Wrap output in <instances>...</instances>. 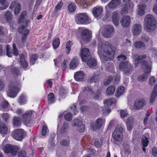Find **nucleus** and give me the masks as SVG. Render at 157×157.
Returning <instances> with one entry per match:
<instances>
[{
  "mask_svg": "<svg viewBox=\"0 0 157 157\" xmlns=\"http://www.w3.org/2000/svg\"><path fill=\"white\" fill-rule=\"evenodd\" d=\"M98 53L103 60H109L114 58V48L112 46L110 42H105L102 43L100 42L98 46Z\"/></svg>",
  "mask_w": 157,
  "mask_h": 157,
  "instance_id": "1",
  "label": "nucleus"
},
{
  "mask_svg": "<svg viewBox=\"0 0 157 157\" xmlns=\"http://www.w3.org/2000/svg\"><path fill=\"white\" fill-rule=\"evenodd\" d=\"M146 56L145 55H141L138 56L135 59L134 61V63L136 67L138 64L141 61V64L143 66V67H145L144 70L145 73L141 75L138 78V80L142 82L146 81L148 78L147 74L149 73L151 71L150 66L148 65L147 62L145 61L142 60L143 59L145 58Z\"/></svg>",
  "mask_w": 157,
  "mask_h": 157,
  "instance_id": "2",
  "label": "nucleus"
},
{
  "mask_svg": "<svg viewBox=\"0 0 157 157\" xmlns=\"http://www.w3.org/2000/svg\"><path fill=\"white\" fill-rule=\"evenodd\" d=\"M157 21L154 17L151 14L147 15L144 18V28L147 31H154L157 27Z\"/></svg>",
  "mask_w": 157,
  "mask_h": 157,
  "instance_id": "3",
  "label": "nucleus"
},
{
  "mask_svg": "<svg viewBox=\"0 0 157 157\" xmlns=\"http://www.w3.org/2000/svg\"><path fill=\"white\" fill-rule=\"evenodd\" d=\"M121 13L125 14L131 13L133 10L134 5L130 0H122Z\"/></svg>",
  "mask_w": 157,
  "mask_h": 157,
  "instance_id": "4",
  "label": "nucleus"
},
{
  "mask_svg": "<svg viewBox=\"0 0 157 157\" xmlns=\"http://www.w3.org/2000/svg\"><path fill=\"white\" fill-rule=\"evenodd\" d=\"M75 21L78 24H87L90 23V20L86 13H79L75 17Z\"/></svg>",
  "mask_w": 157,
  "mask_h": 157,
  "instance_id": "5",
  "label": "nucleus"
},
{
  "mask_svg": "<svg viewBox=\"0 0 157 157\" xmlns=\"http://www.w3.org/2000/svg\"><path fill=\"white\" fill-rule=\"evenodd\" d=\"M19 82L12 83L9 86V91L7 93L8 96L11 98H14L16 96L19 91V89L17 87Z\"/></svg>",
  "mask_w": 157,
  "mask_h": 157,
  "instance_id": "6",
  "label": "nucleus"
},
{
  "mask_svg": "<svg viewBox=\"0 0 157 157\" xmlns=\"http://www.w3.org/2000/svg\"><path fill=\"white\" fill-rule=\"evenodd\" d=\"M78 30L81 33V38L84 42H89L91 38V33L86 28L79 27Z\"/></svg>",
  "mask_w": 157,
  "mask_h": 157,
  "instance_id": "7",
  "label": "nucleus"
},
{
  "mask_svg": "<svg viewBox=\"0 0 157 157\" xmlns=\"http://www.w3.org/2000/svg\"><path fill=\"white\" fill-rule=\"evenodd\" d=\"M123 128L121 126H117L113 134V137L114 140L118 141L122 140L123 135L122 132Z\"/></svg>",
  "mask_w": 157,
  "mask_h": 157,
  "instance_id": "8",
  "label": "nucleus"
},
{
  "mask_svg": "<svg viewBox=\"0 0 157 157\" xmlns=\"http://www.w3.org/2000/svg\"><path fill=\"white\" fill-rule=\"evenodd\" d=\"M132 65L128 62H123L120 63L119 65L120 69L123 71L125 74L130 72L132 70Z\"/></svg>",
  "mask_w": 157,
  "mask_h": 157,
  "instance_id": "9",
  "label": "nucleus"
},
{
  "mask_svg": "<svg viewBox=\"0 0 157 157\" xmlns=\"http://www.w3.org/2000/svg\"><path fill=\"white\" fill-rule=\"evenodd\" d=\"M25 135L24 131L21 129H17L13 132L12 136L16 140L21 141L22 140Z\"/></svg>",
  "mask_w": 157,
  "mask_h": 157,
  "instance_id": "10",
  "label": "nucleus"
},
{
  "mask_svg": "<svg viewBox=\"0 0 157 157\" xmlns=\"http://www.w3.org/2000/svg\"><path fill=\"white\" fill-rule=\"evenodd\" d=\"M121 0H112L105 8L106 10L108 9H114L117 8L120 5Z\"/></svg>",
  "mask_w": 157,
  "mask_h": 157,
  "instance_id": "11",
  "label": "nucleus"
},
{
  "mask_svg": "<svg viewBox=\"0 0 157 157\" xmlns=\"http://www.w3.org/2000/svg\"><path fill=\"white\" fill-rule=\"evenodd\" d=\"M72 125L73 126H75L76 129L79 132H82L84 131V125L80 120L78 119L74 120L73 121Z\"/></svg>",
  "mask_w": 157,
  "mask_h": 157,
  "instance_id": "12",
  "label": "nucleus"
},
{
  "mask_svg": "<svg viewBox=\"0 0 157 157\" xmlns=\"http://www.w3.org/2000/svg\"><path fill=\"white\" fill-rule=\"evenodd\" d=\"M68 124L66 123H64L61 125L59 123L58 125L57 134L58 135L59 134L64 133L67 132L68 130Z\"/></svg>",
  "mask_w": 157,
  "mask_h": 157,
  "instance_id": "13",
  "label": "nucleus"
},
{
  "mask_svg": "<svg viewBox=\"0 0 157 157\" xmlns=\"http://www.w3.org/2000/svg\"><path fill=\"white\" fill-rule=\"evenodd\" d=\"M33 113V111L31 110L27 111L22 115V121L25 124H29L30 121V117Z\"/></svg>",
  "mask_w": 157,
  "mask_h": 157,
  "instance_id": "14",
  "label": "nucleus"
},
{
  "mask_svg": "<svg viewBox=\"0 0 157 157\" xmlns=\"http://www.w3.org/2000/svg\"><path fill=\"white\" fill-rule=\"evenodd\" d=\"M19 52L16 48L15 44H13V52H11L10 49V46L9 45H6V55L9 57H12L13 55L17 56L18 55Z\"/></svg>",
  "mask_w": 157,
  "mask_h": 157,
  "instance_id": "15",
  "label": "nucleus"
},
{
  "mask_svg": "<svg viewBox=\"0 0 157 157\" xmlns=\"http://www.w3.org/2000/svg\"><path fill=\"white\" fill-rule=\"evenodd\" d=\"M121 26L124 28H127L130 25L131 23V18L128 16L123 17L120 21Z\"/></svg>",
  "mask_w": 157,
  "mask_h": 157,
  "instance_id": "16",
  "label": "nucleus"
},
{
  "mask_svg": "<svg viewBox=\"0 0 157 157\" xmlns=\"http://www.w3.org/2000/svg\"><path fill=\"white\" fill-rule=\"evenodd\" d=\"M15 8L14 12L15 15H18L20 13L21 10V6L20 4L17 2V1L15 0L12 2L10 6V9Z\"/></svg>",
  "mask_w": 157,
  "mask_h": 157,
  "instance_id": "17",
  "label": "nucleus"
},
{
  "mask_svg": "<svg viewBox=\"0 0 157 157\" xmlns=\"http://www.w3.org/2000/svg\"><path fill=\"white\" fill-rule=\"evenodd\" d=\"M146 105V101L143 99L136 100L133 106L134 109H140L142 108Z\"/></svg>",
  "mask_w": 157,
  "mask_h": 157,
  "instance_id": "18",
  "label": "nucleus"
},
{
  "mask_svg": "<svg viewBox=\"0 0 157 157\" xmlns=\"http://www.w3.org/2000/svg\"><path fill=\"white\" fill-rule=\"evenodd\" d=\"M80 55L82 61H85L86 59L89 58L90 55L89 49L86 48L81 49Z\"/></svg>",
  "mask_w": 157,
  "mask_h": 157,
  "instance_id": "19",
  "label": "nucleus"
},
{
  "mask_svg": "<svg viewBox=\"0 0 157 157\" xmlns=\"http://www.w3.org/2000/svg\"><path fill=\"white\" fill-rule=\"evenodd\" d=\"M142 27L141 25L139 24H135L132 27V32L134 35H139L141 33Z\"/></svg>",
  "mask_w": 157,
  "mask_h": 157,
  "instance_id": "20",
  "label": "nucleus"
},
{
  "mask_svg": "<svg viewBox=\"0 0 157 157\" xmlns=\"http://www.w3.org/2000/svg\"><path fill=\"white\" fill-rule=\"evenodd\" d=\"M113 31L114 29L112 26L110 25H107L105 28L103 35L105 37H109Z\"/></svg>",
  "mask_w": 157,
  "mask_h": 157,
  "instance_id": "21",
  "label": "nucleus"
},
{
  "mask_svg": "<svg viewBox=\"0 0 157 157\" xmlns=\"http://www.w3.org/2000/svg\"><path fill=\"white\" fill-rule=\"evenodd\" d=\"M146 8V6L144 3H141L140 2L137 6V13L140 16H143L145 14V10Z\"/></svg>",
  "mask_w": 157,
  "mask_h": 157,
  "instance_id": "22",
  "label": "nucleus"
},
{
  "mask_svg": "<svg viewBox=\"0 0 157 157\" xmlns=\"http://www.w3.org/2000/svg\"><path fill=\"white\" fill-rule=\"evenodd\" d=\"M112 21L115 26H117L119 24L120 17L119 14L117 11H114L112 15Z\"/></svg>",
  "mask_w": 157,
  "mask_h": 157,
  "instance_id": "23",
  "label": "nucleus"
},
{
  "mask_svg": "<svg viewBox=\"0 0 157 157\" xmlns=\"http://www.w3.org/2000/svg\"><path fill=\"white\" fill-rule=\"evenodd\" d=\"M19 31L20 33H21L23 35L22 37V41L24 42L26 40V35L29 33V30L27 29L24 26H22L19 28Z\"/></svg>",
  "mask_w": 157,
  "mask_h": 157,
  "instance_id": "24",
  "label": "nucleus"
},
{
  "mask_svg": "<svg viewBox=\"0 0 157 157\" xmlns=\"http://www.w3.org/2000/svg\"><path fill=\"white\" fill-rule=\"evenodd\" d=\"M86 63V64L90 67H93L97 65L96 60L94 58H92L91 56L89 58L86 59L85 61H84Z\"/></svg>",
  "mask_w": 157,
  "mask_h": 157,
  "instance_id": "25",
  "label": "nucleus"
},
{
  "mask_svg": "<svg viewBox=\"0 0 157 157\" xmlns=\"http://www.w3.org/2000/svg\"><path fill=\"white\" fill-rule=\"evenodd\" d=\"M103 10V7L101 6H97L92 10L93 14L95 17H98L102 13Z\"/></svg>",
  "mask_w": 157,
  "mask_h": 157,
  "instance_id": "26",
  "label": "nucleus"
},
{
  "mask_svg": "<svg viewBox=\"0 0 157 157\" xmlns=\"http://www.w3.org/2000/svg\"><path fill=\"white\" fill-rule=\"evenodd\" d=\"M104 122V121L101 118H99L96 121L95 123L92 125V129L94 130H96L99 129Z\"/></svg>",
  "mask_w": 157,
  "mask_h": 157,
  "instance_id": "27",
  "label": "nucleus"
},
{
  "mask_svg": "<svg viewBox=\"0 0 157 157\" xmlns=\"http://www.w3.org/2000/svg\"><path fill=\"white\" fill-rule=\"evenodd\" d=\"M84 78V74L81 71H78L74 74V78L77 81H82Z\"/></svg>",
  "mask_w": 157,
  "mask_h": 157,
  "instance_id": "28",
  "label": "nucleus"
},
{
  "mask_svg": "<svg viewBox=\"0 0 157 157\" xmlns=\"http://www.w3.org/2000/svg\"><path fill=\"white\" fill-rule=\"evenodd\" d=\"M157 96V84L155 85L154 89L151 94L150 98V102L152 103L154 101L155 98Z\"/></svg>",
  "mask_w": 157,
  "mask_h": 157,
  "instance_id": "29",
  "label": "nucleus"
},
{
  "mask_svg": "<svg viewBox=\"0 0 157 157\" xmlns=\"http://www.w3.org/2000/svg\"><path fill=\"white\" fill-rule=\"evenodd\" d=\"M126 123L127 130L129 131H131L132 129L133 126V118L132 117L128 118Z\"/></svg>",
  "mask_w": 157,
  "mask_h": 157,
  "instance_id": "30",
  "label": "nucleus"
},
{
  "mask_svg": "<svg viewBox=\"0 0 157 157\" xmlns=\"http://www.w3.org/2000/svg\"><path fill=\"white\" fill-rule=\"evenodd\" d=\"M20 59L21 66L24 68H26L28 66V64L25 60L24 56L23 54L20 55Z\"/></svg>",
  "mask_w": 157,
  "mask_h": 157,
  "instance_id": "31",
  "label": "nucleus"
},
{
  "mask_svg": "<svg viewBox=\"0 0 157 157\" xmlns=\"http://www.w3.org/2000/svg\"><path fill=\"white\" fill-rule=\"evenodd\" d=\"M79 61L77 57L73 59L70 63V68L71 69L75 68L78 65Z\"/></svg>",
  "mask_w": 157,
  "mask_h": 157,
  "instance_id": "32",
  "label": "nucleus"
},
{
  "mask_svg": "<svg viewBox=\"0 0 157 157\" xmlns=\"http://www.w3.org/2000/svg\"><path fill=\"white\" fill-rule=\"evenodd\" d=\"M8 128L3 122H0V133L2 134H6L7 133Z\"/></svg>",
  "mask_w": 157,
  "mask_h": 157,
  "instance_id": "33",
  "label": "nucleus"
},
{
  "mask_svg": "<svg viewBox=\"0 0 157 157\" xmlns=\"http://www.w3.org/2000/svg\"><path fill=\"white\" fill-rule=\"evenodd\" d=\"M5 18L7 22L11 23L13 19V15L10 11H7L4 15Z\"/></svg>",
  "mask_w": 157,
  "mask_h": 157,
  "instance_id": "34",
  "label": "nucleus"
},
{
  "mask_svg": "<svg viewBox=\"0 0 157 157\" xmlns=\"http://www.w3.org/2000/svg\"><path fill=\"white\" fill-rule=\"evenodd\" d=\"M21 119L20 118L14 117L13 118V123L14 126L16 127L20 126L21 124Z\"/></svg>",
  "mask_w": 157,
  "mask_h": 157,
  "instance_id": "35",
  "label": "nucleus"
},
{
  "mask_svg": "<svg viewBox=\"0 0 157 157\" xmlns=\"http://www.w3.org/2000/svg\"><path fill=\"white\" fill-rule=\"evenodd\" d=\"M135 47L137 48H145L144 43L141 41H136L134 44Z\"/></svg>",
  "mask_w": 157,
  "mask_h": 157,
  "instance_id": "36",
  "label": "nucleus"
},
{
  "mask_svg": "<svg viewBox=\"0 0 157 157\" xmlns=\"http://www.w3.org/2000/svg\"><path fill=\"white\" fill-rule=\"evenodd\" d=\"M115 102L116 100L114 98L105 99L104 101V103L105 106H109Z\"/></svg>",
  "mask_w": 157,
  "mask_h": 157,
  "instance_id": "37",
  "label": "nucleus"
},
{
  "mask_svg": "<svg viewBox=\"0 0 157 157\" xmlns=\"http://www.w3.org/2000/svg\"><path fill=\"white\" fill-rule=\"evenodd\" d=\"M13 146L10 144H6L3 147L2 150L5 153H10Z\"/></svg>",
  "mask_w": 157,
  "mask_h": 157,
  "instance_id": "38",
  "label": "nucleus"
},
{
  "mask_svg": "<svg viewBox=\"0 0 157 157\" xmlns=\"http://www.w3.org/2000/svg\"><path fill=\"white\" fill-rule=\"evenodd\" d=\"M1 105L2 107L0 109L1 110H3L4 111L6 110V111H8L10 110L9 109H7L9 106V103L7 101L5 100L2 102Z\"/></svg>",
  "mask_w": 157,
  "mask_h": 157,
  "instance_id": "39",
  "label": "nucleus"
},
{
  "mask_svg": "<svg viewBox=\"0 0 157 157\" xmlns=\"http://www.w3.org/2000/svg\"><path fill=\"white\" fill-rule=\"evenodd\" d=\"M20 148V147L18 146L13 145L11 150L10 153L13 156L16 155Z\"/></svg>",
  "mask_w": 157,
  "mask_h": 157,
  "instance_id": "40",
  "label": "nucleus"
},
{
  "mask_svg": "<svg viewBox=\"0 0 157 157\" xmlns=\"http://www.w3.org/2000/svg\"><path fill=\"white\" fill-rule=\"evenodd\" d=\"M0 10H4L6 9L9 5V3L7 2L6 0H0Z\"/></svg>",
  "mask_w": 157,
  "mask_h": 157,
  "instance_id": "41",
  "label": "nucleus"
},
{
  "mask_svg": "<svg viewBox=\"0 0 157 157\" xmlns=\"http://www.w3.org/2000/svg\"><path fill=\"white\" fill-rule=\"evenodd\" d=\"M124 90V87L121 86L119 87L117 90L116 96L117 97H119L122 94Z\"/></svg>",
  "mask_w": 157,
  "mask_h": 157,
  "instance_id": "42",
  "label": "nucleus"
},
{
  "mask_svg": "<svg viewBox=\"0 0 157 157\" xmlns=\"http://www.w3.org/2000/svg\"><path fill=\"white\" fill-rule=\"evenodd\" d=\"M100 78V76L98 74L94 73L90 78V82H96L99 80Z\"/></svg>",
  "mask_w": 157,
  "mask_h": 157,
  "instance_id": "43",
  "label": "nucleus"
},
{
  "mask_svg": "<svg viewBox=\"0 0 157 157\" xmlns=\"http://www.w3.org/2000/svg\"><path fill=\"white\" fill-rule=\"evenodd\" d=\"M48 99L49 103H52L55 101V95L53 93H50L48 95Z\"/></svg>",
  "mask_w": 157,
  "mask_h": 157,
  "instance_id": "44",
  "label": "nucleus"
},
{
  "mask_svg": "<svg viewBox=\"0 0 157 157\" xmlns=\"http://www.w3.org/2000/svg\"><path fill=\"white\" fill-rule=\"evenodd\" d=\"M115 89V88L114 86H110L107 88L106 93L108 95H111L114 93Z\"/></svg>",
  "mask_w": 157,
  "mask_h": 157,
  "instance_id": "45",
  "label": "nucleus"
},
{
  "mask_svg": "<svg viewBox=\"0 0 157 157\" xmlns=\"http://www.w3.org/2000/svg\"><path fill=\"white\" fill-rule=\"evenodd\" d=\"M60 44V40L59 38H55L53 40L52 42V45L53 48L56 49L59 46Z\"/></svg>",
  "mask_w": 157,
  "mask_h": 157,
  "instance_id": "46",
  "label": "nucleus"
},
{
  "mask_svg": "<svg viewBox=\"0 0 157 157\" xmlns=\"http://www.w3.org/2000/svg\"><path fill=\"white\" fill-rule=\"evenodd\" d=\"M1 116L2 119L6 122H8L10 118V115L8 113H3L1 114Z\"/></svg>",
  "mask_w": 157,
  "mask_h": 157,
  "instance_id": "47",
  "label": "nucleus"
},
{
  "mask_svg": "<svg viewBox=\"0 0 157 157\" xmlns=\"http://www.w3.org/2000/svg\"><path fill=\"white\" fill-rule=\"evenodd\" d=\"M26 100V97L24 94H22L19 98L18 102L21 105H22L25 103Z\"/></svg>",
  "mask_w": 157,
  "mask_h": 157,
  "instance_id": "48",
  "label": "nucleus"
},
{
  "mask_svg": "<svg viewBox=\"0 0 157 157\" xmlns=\"http://www.w3.org/2000/svg\"><path fill=\"white\" fill-rule=\"evenodd\" d=\"M95 0H75L77 3L80 4L81 5L86 4L87 3H92L94 2Z\"/></svg>",
  "mask_w": 157,
  "mask_h": 157,
  "instance_id": "49",
  "label": "nucleus"
},
{
  "mask_svg": "<svg viewBox=\"0 0 157 157\" xmlns=\"http://www.w3.org/2000/svg\"><path fill=\"white\" fill-rule=\"evenodd\" d=\"M148 139L145 136H144L142 138L141 143L143 147H146L147 146L149 142Z\"/></svg>",
  "mask_w": 157,
  "mask_h": 157,
  "instance_id": "50",
  "label": "nucleus"
},
{
  "mask_svg": "<svg viewBox=\"0 0 157 157\" xmlns=\"http://www.w3.org/2000/svg\"><path fill=\"white\" fill-rule=\"evenodd\" d=\"M76 9V6L75 3H71L68 6V9L71 12H74Z\"/></svg>",
  "mask_w": 157,
  "mask_h": 157,
  "instance_id": "51",
  "label": "nucleus"
},
{
  "mask_svg": "<svg viewBox=\"0 0 157 157\" xmlns=\"http://www.w3.org/2000/svg\"><path fill=\"white\" fill-rule=\"evenodd\" d=\"M72 44V42L71 41H69L67 42L66 44V48L67 49L66 53L67 54H68L70 53L71 50V47Z\"/></svg>",
  "mask_w": 157,
  "mask_h": 157,
  "instance_id": "52",
  "label": "nucleus"
},
{
  "mask_svg": "<svg viewBox=\"0 0 157 157\" xmlns=\"http://www.w3.org/2000/svg\"><path fill=\"white\" fill-rule=\"evenodd\" d=\"M70 140L68 137L65 140L62 141L60 144L63 146H67L69 145Z\"/></svg>",
  "mask_w": 157,
  "mask_h": 157,
  "instance_id": "53",
  "label": "nucleus"
},
{
  "mask_svg": "<svg viewBox=\"0 0 157 157\" xmlns=\"http://www.w3.org/2000/svg\"><path fill=\"white\" fill-rule=\"evenodd\" d=\"M37 59V56L34 54L32 55L30 58V62L31 65H33L35 63V61Z\"/></svg>",
  "mask_w": 157,
  "mask_h": 157,
  "instance_id": "54",
  "label": "nucleus"
},
{
  "mask_svg": "<svg viewBox=\"0 0 157 157\" xmlns=\"http://www.w3.org/2000/svg\"><path fill=\"white\" fill-rule=\"evenodd\" d=\"M48 131V129L46 125L44 124L42 127V136H44L46 135L47 132Z\"/></svg>",
  "mask_w": 157,
  "mask_h": 157,
  "instance_id": "55",
  "label": "nucleus"
},
{
  "mask_svg": "<svg viewBox=\"0 0 157 157\" xmlns=\"http://www.w3.org/2000/svg\"><path fill=\"white\" fill-rule=\"evenodd\" d=\"M11 72L14 75H20V72L18 69L16 67H13L12 69Z\"/></svg>",
  "mask_w": 157,
  "mask_h": 157,
  "instance_id": "56",
  "label": "nucleus"
},
{
  "mask_svg": "<svg viewBox=\"0 0 157 157\" xmlns=\"http://www.w3.org/2000/svg\"><path fill=\"white\" fill-rule=\"evenodd\" d=\"M119 61H120L121 62L120 63H122L123 62H128L127 61H124L126 58V56L123 55H121L118 56L117 57Z\"/></svg>",
  "mask_w": 157,
  "mask_h": 157,
  "instance_id": "57",
  "label": "nucleus"
},
{
  "mask_svg": "<svg viewBox=\"0 0 157 157\" xmlns=\"http://www.w3.org/2000/svg\"><path fill=\"white\" fill-rule=\"evenodd\" d=\"M26 12L24 11L21 14V16L20 17V18L18 20V22L21 23L22 22V20H23V18L24 17L26 14Z\"/></svg>",
  "mask_w": 157,
  "mask_h": 157,
  "instance_id": "58",
  "label": "nucleus"
},
{
  "mask_svg": "<svg viewBox=\"0 0 157 157\" xmlns=\"http://www.w3.org/2000/svg\"><path fill=\"white\" fill-rule=\"evenodd\" d=\"M64 117L67 121H70L72 119V116L71 113H69L65 115Z\"/></svg>",
  "mask_w": 157,
  "mask_h": 157,
  "instance_id": "59",
  "label": "nucleus"
},
{
  "mask_svg": "<svg viewBox=\"0 0 157 157\" xmlns=\"http://www.w3.org/2000/svg\"><path fill=\"white\" fill-rule=\"evenodd\" d=\"M120 115L121 118L126 117L128 115V113L126 110H121L120 112Z\"/></svg>",
  "mask_w": 157,
  "mask_h": 157,
  "instance_id": "60",
  "label": "nucleus"
},
{
  "mask_svg": "<svg viewBox=\"0 0 157 157\" xmlns=\"http://www.w3.org/2000/svg\"><path fill=\"white\" fill-rule=\"evenodd\" d=\"M71 111L74 113L75 114H76L78 113V111L76 110V105L74 104L70 107Z\"/></svg>",
  "mask_w": 157,
  "mask_h": 157,
  "instance_id": "61",
  "label": "nucleus"
},
{
  "mask_svg": "<svg viewBox=\"0 0 157 157\" xmlns=\"http://www.w3.org/2000/svg\"><path fill=\"white\" fill-rule=\"evenodd\" d=\"M62 59L58 57L57 59H54L55 64L56 66L58 67L59 66V64L61 63Z\"/></svg>",
  "mask_w": 157,
  "mask_h": 157,
  "instance_id": "62",
  "label": "nucleus"
},
{
  "mask_svg": "<svg viewBox=\"0 0 157 157\" xmlns=\"http://www.w3.org/2000/svg\"><path fill=\"white\" fill-rule=\"evenodd\" d=\"M92 89L91 87H85L84 89L83 90V91L84 92L87 91V92L93 94L94 91H92Z\"/></svg>",
  "mask_w": 157,
  "mask_h": 157,
  "instance_id": "63",
  "label": "nucleus"
},
{
  "mask_svg": "<svg viewBox=\"0 0 157 157\" xmlns=\"http://www.w3.org/2000/svg\"><path fill=\"white\" fill-rule=\"evenodd\" d=\"M103 113L104 114L107 115L109 114L110 112V109L108 108H104L102 109Z\"/></svg>",
  "mask_w": 157,
  "mask_h": 157,
  "instance_id": "64",
  "label": "nucleus"
}]
</instances>
